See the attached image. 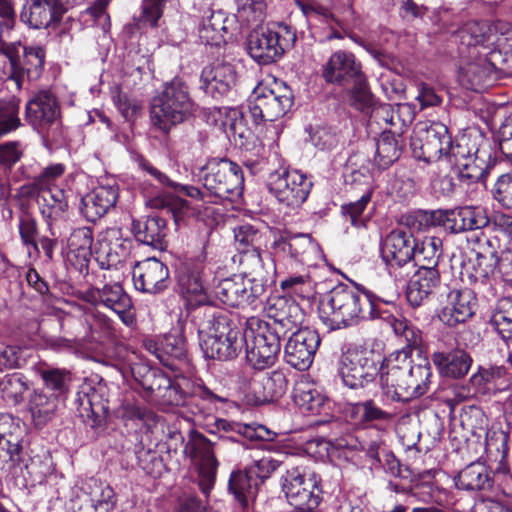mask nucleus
I'll return each mask as SVG.
<instances>
[{
    "label": "nucleus",
    "instance_id": "f257e3e1",
    "mask_svg": "<svg viewBox=\"0 0 512 512\" xmlns=\"http://www.w3.org/2000/svg\"><path fill=\"white\" fill-rule=\"evenodd\" d=\"M431 377L430 362L420 353L412 359L405 351H398L380 366L381 391L390 401L407 402L424 395L429 390Z\"/></svg>",
    "mask_w": 512,
    "mask_h": 512
},
{
    "label": "nucleus",
    "instance_id": "f03ea898",
    "mask_svg": "<svg viewBox=\"0 0 512 512\" xmlns=\"http://www.w3.org/2000/svg\"><path fill=\"white\" fill-rule=\"evenodd\" d=\"M319 315L330 330L344 329L364 320L389 318V312L382 310L381 303L347 286L335 287L321 300Z\"/></svg>",
    "mask_w": 512,
    "mask_h": 512
},
{
    "label": "nucleus",
    "instance_id": "7ed1b4c3",
    "mask_svg": "<svg viewBox=\"0 0 512 512\" xmlns=\"http://www.w3.org/2000/svg\"><path fill=\"white\" fill-rule=\"evenodd\" d=\"M461 45H475L487 51L500 74L512 75V49L503 51L508 41L512 40V27L504 21H469L458 30Z\"/></svg>",
    "mask_w": 512,
    "mask_h": 512
},
{
    "label": "nucleus",
    "instance_id": "20e7f679",
    "mask_svg": "<svg viewBox=\"0 0 512 512\" xmlns=\"http://www.w3.org/2000/svg\"><path fill=\"white\" fill-rule=\"evenodd\" d=\"M198 329L200 347L206 358L229 360L243 348L242 331L226 314L209 308Z\"/></svg>",
    "mask_w": 512,
    "mask_h": 512
},
{
    "label": "nucleus",
    "instance_id": "39448f33",
    "mask_svg": "<svg viewBox=\"0 0 512 512\" xmlns=\"http://www.w3.org/2000/svg\"><path fill=\"white\" fill-rule=\"evenodd\" d=\"M193 112V102L188 87L179 78L166 84L164 90L153 98L151 104V122L163 133H169L172 127L185 121Z\"/></svg>",
    "mask_w": 512,
    "mask_h": 512
},
{
    "label": "nucleus",
    "instance_id": "423d86ee",
    "mask_svg": "<svg viewBox=\"0 0 512 512\" xmlns=\"http://www.w3.org/2000/svg\"><path fill=\"white\" fill-rule=\"evenodd\" d=\"M281 334L266 324L265 321L251 317L246 321L243 345L246 346V360L256 370L273 366L280 352Z\"/></svg>",
    "mask_w": 512,
    "mask_h": 512
},
{
    "label": "nucleus",
    "instance_id": "0eeeda50",
    "mask_svg": "<svg viewBox=\"0 0 512 512\" xmlns=\"http://www.w3.org/2000/svg\"><path fill=\"white\" fill-rule=\"evenodd\" d=\"M199 180L210 196L235 201L242 195L244 176L240 166L228 159H211L199 173Z\"/></svg>",
    "mask_w": 512,
    "mask_h": 512
},
{
    "label": "nucleus",
    "instance_id": "6e6552de",
    "mask_svg": "<svg viewBox=\"0 0 512 512\" xmlns=\"http://www.w3.org/2000/svg\"><path fill=\"white\" fill-rule=\"evenodd\" d=\"M281 490L299 511H314L322 501L321 478L304 467H292L281 476Z\"/></svg>",
    "mask_w": 512,
    "mask_h": 512
},
{
    "label": "nucleus",
    "instance_id": "1a4fd4ad",
    "mask_svg": "<svg viewBox=\"0 0 512 512\" xmlns=\"http://www.w3.org/2000/svg\"><path fill=\"white\" fill-rule=\"evenodd\" d=\"M381 356L366 348H349L339 360L338 374L343 384L350 389L364 388L380 375L377 365Z\"/></svg>",
    "mask_w": 512,
    "mask_h": 512
},
{
    "label": "nucleus",
    "instance_id": "9d476101",
    "mask_svg": "<svg viewBox=\"0 0 512 512\" xmlns=\"http://www.w3.org/2000/svg\"><path fill=\"white\" fill-rule=\"evenodd\" d=\"M410 146L415 158L427 163L444 157L451 148V136L445 124L435 121L418 122Z\"/></svg>",
    "mask_w": 512,
    "mask_h": 512
},
{
    "label": "nucleus",
    "instance_id": "9b49d317",
    "mask_svg": "<svg viewBox=\"0 0 512 512\" xmlns=\"http://www.w3.org/2000/svg\"><path fill=\"white\" fill-rule=\"evenodd\" d=\"M420 225L443 226L453 233L484 228L489 223L487 212L480 206H465L454 210L422 211L418 214Z\"/></svg>",
    "mask_w": 512,
    "mask_h": 512
},
{
    "label": "nucleus",
    "instance_id": "f8f14e48",
    "mask_svg": "<svg viewBox=\"0 0 512 512\" xmlns=\"http://www.w3.org/2000/svg\"><path fill=\"white\" fill-rule=\"evenodd\" d=\"M295 39V33L286 25H279L277 30L260 28L248 36L247 50L256 62L266 65L281 58Z\"/></svg>",
    "mask_w": 512,
    "mask_h": 512
},
{
    "label": "nucleus",
    "instance_id": "ddd939ff",
    "mask_svg": "<svg viewBox=\"0 0 512 512\" xmlns=\"http://www.w3.org/2000/svg\"><path fill=\"white\" fill-rule=\"evenodd\" d=\"M267 186L279 203L298 208L308 198L312 181L299 170L284 169L270 173Z\"/></svg>",
    "mask_w": 512,
    "mask_h": 512
},
{
    "label": "nucleus",
    "instance_id": "4468645a",
    "mask_svg": "<svg viewBox=\"0 0 512 512\" xmlns=\"http://www.w3.org/2000/svg\"><path fill=\"white\" fill-rule=\"evenodd\" d=\"M468 56L459 68V81L468 89L483 91L497 80V70L487 51L475 45H465Z\"/></svg>",
    "mask_w": 512,
    "mask_h": 512
},
{
    "label": "nucleus",
    "instance_id": "2eb2a0df",
    "mask_svg": "<svg viewBox=\"0 0 512 512\" xmlns=\"http://www.w3.org/2000/svg\"><path fill=\"white\" fill-rule=\"evenodd\" d=\"M292 104V94L287 89L283 94H278L266 86L258 85L249 98L248 108L253 121L259 124L284 116Z\"/></svg>",
    "mask_w": 512,
    "mask_h": 512
},
{
    "label": "nucleus",
    "instance_id": "dca6fc26",
    "mask_svg": "<svg viewBox=\"0 0 512 512\" xmlns=\"http://www.w3.org/2000/svg\"><path fill=\"white\" fill-rule=\"evenodd\" d=\"M130 249L131 242L123 238L121 230L109 228L97 236L92 255L102 269H118L129 257Z\"/></svg>",
    "mask_w": 512,
    "mask_h": 512
},
{
    "label": "nucleus",
    "instance_id": "f3484780",
    "mask_svg": "<svg viewBox=\"0 0 512 512\" xmlns=\"http://www.w3.org/2000/svg\"><path fill=\"white\" fill-rule=\"evenodd\" d=\"M320 343L317 331L310 328L298 329L284 346V360L291 367L304 371L312 365Z\"/></svg>",
    "mask_w": 512,
    "mask_h": 512
},
{
    "label": "nucleus",
    "instance_id": "a211bd4d",
    "mask_svg": "<svg viewBox=\"0 0 512 512\" xmlns=\"http://www.w3.org/2000/svg\"><path fill=\"white\" fill-rule=\"evenodd\" d=\"M185 452L198 465V486L208 496L214 486L217 470L212 443L203 435L195 434L186 444Z\"/></svg>",
    "mask_w": 512,
    "mask_h": 512
},
{
    "label": "nucleus",
    "instance_id": "6ab92c4d",
    "mask_svg": "<svg viewBox=\"0 0 512 512\" xmlns=\"http://www.w3.org/2000/svg\"><path fill=\"white\" fill-rule=\"evenodd\" d=\"M63 0H27L21 9L20 20L33 29L54 27L67 11Z\"/></svg>",
    "mask_w": 512,
    "mask_h": 512
},
{
    "label": "nucleus",
    "instance_id": "aec40b11",
    "mask_svg": "<svg viewBox=\"0 0 512 512\" xmlns=\"http://www.w3.org/2000/svg\"><path fill=\"white\" fill-rule=\"evenodd\" d=\"M90 295L95 304L103 305L113 311L126 326L135 323L132 300L118 281L106 283L101 288H94L90 291Z\"/></svg>",
    "mask_w": 512,
    "mask_h": 512
},
{
    "label": "nucleus",
    "instance_id": "412c9836",
    "mask_svg": "<svg viewBox=\"0 0 512 512\" xmlns=\"http://www.w3.org/2000/svg\"><path fill=\"white\" fill-rule=\"evenodd\" d=\"M118 196L116 182L106 179L82 197L80 211L88 221L95 222L115 206Z\"/></svg>",
    "mask_w": 512,
    "mask_h": 512
},
{
    "label": "nucleus",
    "instance_id": "4be33fe9",
    "mask_svg": "<svg viewBox=\"0 0 512 512\" xmlns=\"http://www.w3.org/2000/svg\"><path fill=\"white\" fill-rule=\"evenodd\" d=\"M132 276L135 288L145 293H160L169 284V270L156 258H147L136 263Z\"/></svg>",
    "mask_w": 512,
    "mask_h": 512
},
{
    "label": "nucleus",
    "instance_id": "5701e85b",
    "mask_svg": "<svg viewBox=\"0 0 512 512\" xmlns=\"http://www.w3.org/2000/svg\"><path fill=\"white\" fill-rule=\"evenodd\" d=\"M363 73L361 63L352 52L337 50L322 68V77L329 84L345 86Z\"/></svg>",
    "mask_w": 512,
    "mask_h": 512
},
{
    "label": "nucleus",
    "instance_id": "b1692460",
    "mask_svg": "<svg viewBox=\"0 0 512 512\" xmlns=\"http://www.w3.org/2000/svg\"><path fill=\"white\" fill-rule=\"evenodd\" d=\"M200 79L204 92L217 99L234 87L237 73L231 63L215 62L203 68Z\"/></svg>",
    "mask_w": 512,
    "mask_h": 512
},
{
    "label": "nucleus",
    "instance_id": "393cba45",
    "mask_svg": "<svg viewBox=\"0 0 512 512\" xmlns=\"http://www.w3.org/2000/svg\"><path fill=\"white\" fill-rule=\"evenodd\" d=\"M416 240L404 230H393L385 238L381 255L383 261L391 267H402L409 263L415 253Z\"/></svg>",
    "mask_w": 512,
    "mask_h": 512
},
{
    "label": "nucleus",
    "instance_id": "a878e982",
    "mask_svg": "<svg viewBox=\"0 0 512 512\" xmlns=\"http://www.w3.org/2000/svg\"><path fill=\"white\" fill-rule=\"evenodd\" d=\"M59 115L56 98L49 91H40L26 104V120L39 131L52 125Z\"/></svg>",
    "mask_w": 512,
    "mask_h": 512
},
{
    "label": "nucleus",
    "instance_id": "bb28decb",
    "mask_svg": "<svg viewBox=\"0 0 512 512\" xmlns=\"http://www.w3.org/2000/svg\"><path fill=\"white\" fill-rule=\"evenodd\" d=\"M474 300V295L469 289L451 290L439 313V319L450 327L464 323L474 314Z\"/></svg>",
    "mask_w": 512,
    "mask_h": 512
},
{
    "label": "nucleus",
    "instance_id": "cd10ccee",
    "mask_svg": "<svg viewBox=\"0 0 512 512\" xmlns=\"http://www.w3.org/2000/svg\"><path fill=\"white\" fill-rule=\"evenodd\" d=\"M253 282L241 276L226 278L215 287L216 297L231 307L251 305L261 295L252 294Z\"/></svg>",
    "mask_w": 512,
    "mask_h": 512
},
{
    "label": "nucleus",
    "instance_id": "c85d7f7f",
    "mask_svg": "<svg viewBox=\"0 0 512 512\" xmlns=\"http://www.w3.org/2000/svg\"><path fill=\"white\" fill-rule=\"evenodd\" d=\"M269 321L267 325L281 334L293 330L302 322L303 313L294 301L285 298H276L268 307Z\"/></svg>",
    "mask_w": 512,
    "mask_h": 512
},
{
    "label": "nucleus",
    "instance_id": "c756f323",
    "mask_svg": "<svg viewBox=\"0 0 512 512\" xmlns=\"http://www.w3.org/2000/svg\"><path fill=\"white\" fill-rule=\"evenodd\" d=\"M470 381L478 392H501L512 386V371L504 366L480 367Z\"/></svg>",
    "mask_w": 512,
    "mask_h": 512
},
{
    "label": "nucleus",
    "instance_id": "7c9ffc66",
    "mask_svg": "<svg viewBox=\"0 0 512 512\" xmlns=\"http://www.w3.org/2000/svg\"><path fill=\"white\" fill-rule=\"evenodd\" d=\"M205 260L206 254L204 252L203 247L200 254L196 257V271L183 274L179 278L181 292L183 294L187 306L190 308L205 305L206 303H208L207 291L199 272V269Z\"/></svg>",
    "mask_w": 512,
    "mask_h": 512
},
{
    "label": "nucleus",
    "instance_id": "2f4dec72",
    "mask_svg": "<svg viewBox=\"0 0 512 512\" xmlns=\"http://www.w3.org/2000/svg\"><path fill=\"white\" fill-rule=\"evenodd\" d=\"M274 250L277 254L288 255L299 262H306L319 252V245L309 234H295L277 239L274 242Z\"/></svg>",
    "mask_w": 512,
    "mask_h": 512
},
{
    "label": "nucleus",
    "instance_id": "473e14b6",
    "mask_svg": "<svg viewBox=\"0 0 512 512\" xmlns=\"http://www.w3.org/2000/svg\"><path fill=\"white\" fill-rule=\"evenodd\" d=\"M287 387L285 376L281 372L255 377L249 383V391L253 393L255 402L262 404L282 396Z\"/></svg>",
    "mask_w": 512,
    "mask_h": 512
},
{
    "label": "nucleus",
    "instance_id": "72a5a7b5",
    "mask_svg": "<svg viewBox=\"0 0 512 512\" xmlns=\"http://www.w3.org/2000/svg\"><path fill=\"white\" fill-rule=\"evenodd\" d=\"M375 115L379 121L390 127L389 133H393L400 138L413 122L415 111L413 106L408 103L397 104L396 106L384 104L376 110Z\"/></svg>",
    "mask_w": 512,
    "mask_h": 512
},
{
    "label": "nucleus",
    "instance_id": "f704fd0d",
    "mask_svg": "<svg viewBox=\"0 0 512 512\" xmlns=\"http://www.w3.org/2000/svg\"><path fill=\"white\" fill-rule=\"evenodd\" d=\"M432 361L442 375L452 378L464 377L472 364L470 355L462 349L434 352Z\"/></svg>",
    "mask_w": 512,
    "mask_h": 512
},
{
    "label": "nucleus",
    "instance_id": "c9c22d12",
    "mask_svg": "<svg viewBox=\"0 0 512 512\" xmlns=\"http://www.w3.org/2000/svg\"><path fill=\"white\" fill-rule=\"evenodd\" d=\"M240 266L242 267L245 279L253 282L251 286L252 294L262 295L265 292V285L268 281V271L266 270L260 250L251 249L247 252L239 253Z\"/></svg>",
    "mask_w": 512,
    "mask_h": 512
},
{
    "label": "nucleus",
    "instance_id": "e433bc0d",
    "mask_svg": "<svg viewBox=\"0 0 512 512\" xmlns=\"http://www.w3.org/2000/svg\"><path fill=\"white\" fill-rule=\"evenodd\" d=\"M57 180H50L47 184L38 205L42 216L47 220L49 226L52 222L62 216L68 208V200L63 189L56 186Z\"/></svg>",
    "mask_w": 512,
    "mask_h": 512
},
{
    "label": "nucleus",
    "instance_id": "4c0bfd02",
    "mask_svg": "<svg viewBox=\"0 0 512 512\" xmlns=\"http://www.w3.org/2000/svg\"><path fill=\"white\" fill-rule=\"evenodd\" d=\"M440 276L437 270L418 269L408 283L406 297L413 306H420L438 285Z\"/></svg>",
    "mask_w": 512,
    "mask_h": 512
},
{
    "label": "nucleus",
    "instance_id": "58836bf2",
    "mask_svg": "<svg viewBox=\"0 0 512 512\" xmlns=\"http://www.w3.org/2000/svg\"><path fill=\"white\" fill-rule=\"evenodd\" d=\"M132 231L138 241L162 248L167 235L166 221L158 215L148 216L144 221L133 220Z\"/></svg>",
    "mask_w": 512,
    "mask_h": 512
},
{
    "label": "nucleus",
    "instance_id": "ea45409f",
    "mask_svg": "<svg viewBox=\"0 0 512 512\" xmlns=\"http://www.w3.org/2000/svg\"><path fill=\"white\" fill-rule=\"evenodd\" d=\"M490 167L491 155L484 147L481 150H475L471 156L457 166L458 176L463 182L476 183L486 178Z\"/></svg>",
    "mask_w": 512,
    "mask_h": 512
},
{
    "label": "nucleus",
    "instance_id": "a19ab883",
    "mask_svg": "<svg viewBox=\"0 0 512 512\" xmlns=\"http://www.w3.org/2000/svg\"><path fill=\"white\" fill-rule=\"evenodd\" d=\"M230 19L222 11H209V15L203 17L199 27L200 39L210 45L220 46L226 41Z\"/></svg>",
    "mask_w": 512,
    "mask_h": 512
},
{
    "label": "nucleus",
    "instance_id": "79ce46f5",
    "mask_svg": "<svg viewBox=\"0 0 512 512\" xmlns=\"http://www.w3.org/2000/svg\"><path fill=\"white\" fill-rule=\"evenodd\" d=\"M490 475L487 466L482 462H473L462 469L455 478L458 489L475 491L490 486Z\"/></svg>",
    "mask_w": 512,
    "mask_h": 512
},
{
    "label": "nucleus",
    "instance_id": "37998d69",
    "mask_svg": "<svg viewBox=\"0 0 512 512\" xmlns=\"http://www.w3.org/2000/svg\"><path fill=\"white\" fill-rule=\"evenodd\" d=\"M65 172V166L63 164H51L44 168L42 172L35 176L32 181L23 184L19 188V194L24 198H35L36 201L41 197L46 184L50 180H58Z\"/></svg>",
    "mask_w": 512,
    "mask_h": 512
},
{
    "label": "nucleus",
    "instance_id": "c03bdc74",
    "mask_svg": "<svg viewBox=\"0 0 512 512\" xmlns=\"http://www.w3.org/2000/svg\"><path fill=\"white\" fill-rule=\"evenodd\" d=\"M294 398L296 404L301 409L312 415H327L330 409L328 399L319 390L309 385L299 386L296 389Z\"/></svg>",
    "mask_w": 512,
    "mask_h": 512
},
{
    "label": "nucleus",
    "instance_id": "a18cd8bd",
    "mask_svg": "<svg viewBox=\"0 0 512 512\" xmlns=\"http://www.w3.org/2000/svg\"><path fill=\"white\" fill-rule=\"evenodd\" d=\"M215 425L219 431L233 432L249 440L273 441L277 435L260 424H243L226 419H217Z\"/></svg>",
    "mask_w": 512,
    "mask_h": 512
},
{
    "label": "nucleus",
    "instance_id": "49530a36",
    "mask_svg": "<svg viewBox=\"0 0 512 512\" xmlns=\"http://www.w3.org/2000/svg\"><path fill=\"white\" fill-rule=\"evenodd\" d=\"M82 416L100 418L109 412L108 401L102 398L101 393L89 386L83 387L76 399Z\"/></svg>",
    "mask_w": 512,
    "mask_h": 512
},
{
    "label": "nucleus",
    "instance_id": "de8ad7c7",
    "mask_svg": "<svg viewBox=\"0 0 512 512\" xmlns=\"http://www.w3.org/2000/svg\"><path fill=\"white\" fill-rule=\"evenodd\" d=\"M401 153L402 143L397 135L384 131L376 143L375 164L386 169L399 159Z\"/></svg>",
    "mask_w": 512,
    "mask_h": 512
},
{
    "label": "nucleus",
    "instance_id": "09e8293b",
    "mask_svg": "<svg viewBox=\"0 0 512 512\" xmlns=\"http://www.w3.org/2000/svg\"><path fill=\"white\" fill-rule=\"evenodd\" d=\"M441 254V239L439 237H426L420 243L416 242L412 260L419 266V269L437 270L436 267Z\"/></svg>",
    "mask_w": 512,
    "mask_h": 512
},
{
    "label": "nucleus",
    "instance_id": "8fccbe9b",
    "mask_svg": "<svg viewBox=\"0 0 512 512\" xmlns=\"http://www.w3.org/2000/svg\"><path fill=\"white\" fill-rule=\"evenodd\" d=\"M490 324L508 344H512V298H500L493 310Z\"/></svg>",
    "mask_w": 512,
    "mask_h": 512
},
{
    "label": "nucleus",
    "instance_id": "3c124183",
    "mask_svg": "<svg viewBox=\"0 0 512 512\" xmlns=\"http://www.w3.org/2000/svg\"><path fill=\"white\" fill-rule=\"evenodd\" d=\"M229 489L234 494L239 503L246 507L252 501L258 491V482L246 471H237L231 474L229 480Z\"/></svg>",
    "mask_w": 512,
    "mask_h": 512
},
{
    "label": "nucleus",
    "instance_id": "603ef678",
    "mask_svg": "<svg viewBox=\"0 0 512 512\" xmlns=\"http://www.w3.org/2000/svg\"><path fill=\"white\" fill-rule=\"evenodd\" d=\"M22 434H8L0 438V469L13 473L22 456Z\"/></svg>",
    "mask_w": 512,
    "mask_h": 512
},
{
    "label": "nucleus",
    "instance_id": "864d4df0",
    "mask_svg": "<svg viewBox=\"0 0 512 512\" xmlns=\"http://www.w3.org/2000/svg\"><path fill=\"white\" fill-rule=\"evenodd\" d=\"M57 409V398L35 391L29 400V410L36 426L49 422Z\"/></svg>",
    "mask_w": 512,
    "mask_h": 512
},
{
    "label": "nucleus",
    "instance_id": "5fc2aeb1",
    "mask_svg": "<svg viewBox=\"0 0 512 512\" xmlns=\"http://www.w3.org/2000/svg\"><path fill=\"white\" fill-rule=\"evenodd\" d=\"M412 495L420 502L433 503L438 507H446L451 503L449 492L432 482L416 484Z\"/></svg>",
    "mask_w": 512,
    "mask_h": 512
},
{
    "label": "nucleus",
    "instance_id": "6e6d98bb",
    "mask_svg": "<svg viewBox=\"0 0 512 512\" xmlns=\"http://www.w3.org/2000/svg\"><path fill=\"white\" fill-rule=\"evenodd\" d=\"M508 436L501 433L502 457L494 469L492 481L498 486L502 494L506 497H512V474L506 462Z\"/></svg>",
    "mask_w": 512,
    "mask_h": 512
},
{
    "label": "nucleus",
    "instance_id": "4d7b16f0",
    "mask_svg": "<svg viewBox=\"0 0 512 512\" xmlns=\"http://www.w3.org/2000/svg\"><path fill=\"white\" fill-rule=\"evenodd\" d=\"M388 322L396 335L401 336L407 342V346L412 349H419L422 345V332L413 326L405 318H395L389 313V318H381Z\"/></svg>",
    "mask_w": 512,
    "mask_h": 512
},
{
    "label": "nucleus",
    "instance_id": "13d9d810",
    "mask_svg": "<svg viewBox=\"0 0 512 512\" xmlns=\"http://www.w3.org/2000/svg\"><path fill=\"white\" fill-rule=\"evenodd\" d=\"M89 333L87 335L90 341L101 342L113 335L112 321L100 312H92L86 317Z\"/></svg>",
    "mask_w": 512,
    "mask_h": 512
},
{
    "label": "nucleus",
    "instance_id": "bf43d9fd",
    "mask_svg": "<svg viewBox=\"0 0 512 512\" xmlns=\"http://www.w3.org/2000/svg\"><path fill=\"white\" fill-rule=\"evenodd\" d=\"M19 101L15 98L0 100V137L17 129L20 124Z\"/></svg>",
    "mask_w": 512,
    "mask_h": 512
},
{
    "label": "nucleus",
    "instance_id": "052dcab7",
    "mask_svg": "<svg viewBox=\"0 0 512 512\" xmlns=\"http://www.w3.org/2000/svg\"><path fill=\"white\" fill-rule=\"evenodd\" d=\"M68 246L78 257L86 260L93 254L92 230L89 227L75 229L68 239Z\"/></svg>",
    "mask_w": 512,
    "mask_h": 512
},
{
    "label": "nucleus",
    "instance_id": "680f3d73",
    "mask_svg": "<svg viewBox=\"0 0 512 512\" xmlns=\"http://www.w3.org/2000/svg\"><path fill=\"white\" fill-rule=\"evenodd\" d=\"M234 239L239 253L251 249L260 250L262 234L250 224H243L234 229Z\"/></svg>",
    "mask_w": 512,
    "mask_h": 512
},
{
    "label": "nucleus",
    "instance_id": "e2e57ef3",
    "mask_svg": "<svg viewBox=\"0 0 512 512\" xmlns=\"http://www.w3.org/2000/svg\"><path fill=\"white\" fill-rule=\"evenodd\" d=\"M45 52L40 46L23 47V60L20 63L30 79H37L44 66Z\"/></svg>",
    "mask_w": 512,
    "mask_h": 512
},
{
    "label": "nucleus",
    "instance_id": "0e129e2a",
    "mask_svg": "<svg viewBox=\"0 0 512 512\" xmlns=\"http://www.w3.org/2000/svg\"><path fill=\"white\" fill-rule=\"evenodd\" d=\"M114 491L108 484L94 481V491L91 493V506L95 512H110L115 505Z\"/></svg>",
    "mask_w": 512,
    "mask_h": 512
},
{
    "label": "nucleus",
    "instance_id": "69168bd1",
    "mask_svg": "<svg viewBox=\"0 0 512 512\" xmlns=\"http://www.w3.org/2000/svg\"><path fill=\"white\" fill-rule=\"evenodd\" d=\"M483 148V146L477 145L476 141H473L470 136L463 135L457 139L455 145L451 142V148L444 157H448L457 167L468 158V156H471L475 150H481Z\"/></svg>",
    "mask_w": 512,
    "mask_h": 512
},
{
    "label": "nucleus",
    "instance_id": "338daca9",
    "mask_svg": "<svg viewBox=\"0 0 512 512\" xmlns=\"http://www.w3.org/2000/svg\"><path fill=\"white\" fill-rule=\"evenodd\" d=\"M28 386L20 374L9 375L3 383V397L12 405H17L23 401L24 393Z\"/></svg>",
    "mask_w": 512,
    "mask_h": 512
},
{
    "label": "nucleus",
    "instance_id": "774afa93",
    "mask_svg": "<svg viewBox=\"0 0 512 512\" xmlns=\"http://www.w3.org/2000/svg\"><path fill=\"white\" fill-rule=\"evenodd\" d=\"M493 197L502 207L512 209V173L503 174L497 179Z\"/></svg>",
    "mask_w": 512,
    "mask_h": 512
}]
</instances>
